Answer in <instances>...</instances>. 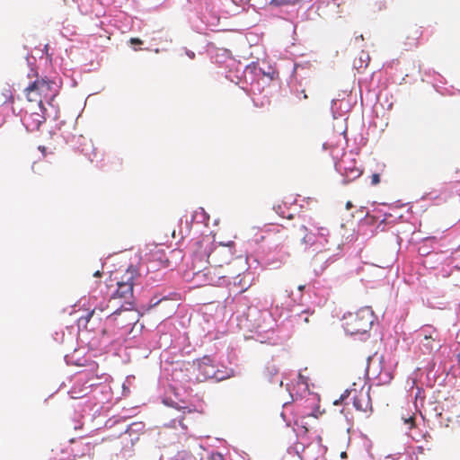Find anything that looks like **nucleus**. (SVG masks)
Wrapping results in <instances>:
<instances>
[{
	"label": "nucleus",
	"mask_w": 460,
	"mask_h": 460,
	"mask_svg": "<svg viewBox=\"0 0 460 460\" xmlns=\"http://www.w3.org/2000/svg\"><path fill=\"white\" fill-rule=\"evenodd\" d=\"M241 320V323L254 335L250 336L261 343H265L273 339L275 333L272 326L271 315L268 312H261L256 306H250Z\"/></svg>",
	"instance_id": "nucleus-1"
},
{
	"label": "nucleus",
	"mask_w": 460,
	"mask_h": 460,
	"mask_svg": "<svg viewBox=\"0 0 460 460\" xmlns=\"http://www.w3.org/2000/svg\"><path fill=\"white\" fill-rule=\"evenodd\" d=\"M343 318L345 332L350 336L360 334L363 336L361 340H367L369 337V331L376 320L374 312L369 306L362 307L355 314L349 313Z\"/></svg>",
	"instance_id": "nucleus-2"
},
{
	"label": "nucleus",
	"mask_w": 460,
	"mask_h": 460,
	"mask_svg": "<svg viewBox=\"0 0 460 460\" xmlns=\"http://www.w3.org/2000/svg\"><path fill=\"white\" fill-rule=\"evenodd\" d=\"M128 420L127 418L113 417L106 421L105 427L108 429H116L111 436L122 438L127 441L126 446L130 444L133 447L139 440L140 436L145 433L146 424L142 421L128 423Z\"/></svg>",
	"instance_id": "nucleus-3"
},
{
	"label": "nucleus",
	"mask_w": 460,
	"mask_h": 460,
	"mask_svg": "<svg viewBox=\"0 0 460 460\" xmlns=\"http://www.w3.org/2000/svg\"><path fill=\"white\" fill-rule=\"evenodd\" d=\"M193 371H197L195 376L196 382H204L208 379H215L216 381H222L230 377L234 374L233 369H219L212 364V359L208 356H205L193 361L191 366Z\"/></svg>",
	"instance_id": "nucleus-4"
},
{
	"label": "nucleus",
	"mask_w": 460,
	"mask_h": 460,
	"mask_svg": "<svg viewBox=\"0 0 460 460\" xmlns=\"http://www.w3.org/2000/svg\"><path fill=\"white\" fill-rule=\"evenodd\" d=\"M142 274V266L139 268L134 264H130L126 273L123 275L121 281L118 282V288L112 297H120L124 299L125 304L132 305L134 286L136 283L134 280L140 277Z\"/></svg>",
	"instance_id": "nucleus-5"
},
{
	"label": "nucleus",
	"mask_w": 460,
	"mask_h": 460,
	"mask_svg": "<svg viewBox=\"0 0 460 460\" xmlns=\"http://www.w3.org/2000/svg\"><path fill=\"white\" fill-rule=\"evenodd\" d=\"M58 87L59 85L57 82L42 78L41 80H35L31 83L26 91L29 93L38 92L40 94L43 93L48 104L53 106V102L58 93Z\"/></svg>",
	"instance_id": "nucleus-6"
},
{
	"label": "nucleus",
	"mask_w": 460,
	"mask_h": 460,
	"mask_svg": "<svg viewBox=\"0 0 460 460\" xmlns=\"http://www.w3.org/2000/svg\"><path fill=\"white\" fill-rule=\"evenodd\" d=\"M338 254H328L327 250H319L312 260V265L315 276H321L324 270L336 260Z\"/></svg>",
	"instance_id": "nucleus-7"
},
{
	"label": "nucleus",
	"mask_w": 460,
	"mask_h": 460,
	"mask_svg": "<svg viewBox=\"0 0 460 460\" xmlns=\"http://www.w3.org/2000/svg\"><path fill=\"white\" fill-rule=\"evenodd\" d=\"M219 22V17L216 14L202 13L198 20L192 22V28L199 33H205V31H215Z\"/></svg>",
	"instance_id": "nucleus-8"
},
{
	"label": "nucleus",
	"mask_w": 460,
	"mask_h": 460,
	"mask_svg": "<svg viewBox=\"0 0 460 460\" xmlns=\"http://www.w3.org/2000/svg\"><path fill=\"white\" fill-rule=\"evenodd\" d=\"M434 334H437V332L431 325L422 327L417 333L418 338L420 339V343L429 352L433 350L432 342L436 340Z\"/></svg>",
	"instance_id": "nucleus-9"
},
{
	"label": "nucleus",
	"mask_w": 460,
	"mask_h": 460,
	"mask_svg": "<svg viewBox=\"0 0 460 460\" xmlns=\"http://www.w3.org/2000/svg\"><path fill=\"white\" fill-rule=\"evenodd\" d=\"M302 243H304L306 247H315L314 251H319L322 250L324 243L321 240H318L315 234L313 233H307L305 234V236L302 238Z\"/></svg>",
	"instance_id": "nucleus-10"
},
{
	"label": "nucleus",
	"mask_w": 460,
	"mask_h": 460,
	"mask_svg": "<svg viewBox=\"0 0 460 460\" xmlns=\"http://www.w3.org/2000/svg\"><path fill=\"white\" fill-rule=\"evenodd\" d=\"M192 456L185 451H178L174 456L162 455L160 460H191Z\"/></svg>",
	"instance_id": "nucleus-11"
},
{
	"label": "nucleus",
	"mask_w": 460,
	"mask_h": 460,
	"mask_svg": "<svg viewBox=\"0 0 460 460\" xmlns=\"http://www.w3.org/2000/svg\"><path fill=\"white\" fill-rule=\"evenodd\" d=\"M361 174H362V171L358 167L349 169V171L346 172V173H344L342 175L343 176L342 182L348 183L349 181H352L356 180L357 178H358Z\"/></svg>",
	"instance_id": "nucleus-12"
},
{
	"label": "nucleus",
	"mask_w": 460,
	"mask_h": 460,
	"mask_svg": "<svg viewBox=\"0 0 460 460\" xmlns=\"http://www.w3.org/2000/svg\"><path fill=\"white\" fill-rule=\"evenodd\" d=\"M166 300H168V296H166V295L163 296L162 297L154 296L153 297L150 298L148 304L142 305V309L145 311H149L150 309L157 306L159 304H161Z\"/></svg>",
	"instance_id": "nucleus-13"
},
{
	"label": "nucleus",
	"mask_w": 460,
	"mask_h": 460,
	"mask_svg": "<svg viewBox=\"0 0 460 460\" xmlns=\"http://www.w3.org/2000/svg\"><path fill=\"white\" fill-rule=\"evenodd\" d=\"M191 220L196 221L197 223L208 224L209 220V215L204 210L203 208H199L194 212Z\"/></svg>",
	"instance_id": "nucleus-14"
},
{
	"label": "nucleus",
	"mask_w": 460,
	"mask_h": 460,
	"mask_svg": "<svg viewBox=\"0 0 460 460\" xmlns=\"http://www.w3.org/2000/svg\"><path fill=\"white\" fill-rule=\"evenodd\" d=\"M356 168L355 160H352L347 164L345 160H341V162L335 163V170L340 172L341 175L346 173L349 169Z\"/></svg>",
	"instance_id": "nucleus-15"
},
{
	"label": "nucleus",
	"mask_w": 460,
	"mask_h": 460,
	"mask_svg": "<svg viewBox=\"0 0 460 460\" xmlns=\"http://www.w3.org/2000/svg\"><path fill=\"white\" fill-rule=\"evenodd\" d=\"M369 60H370V57H369L368 53L362 51L359 56L358 60L354 61V66L356 68H361L363 66L367 67Z\"/></svg>",
	"instance_id": "nucleus-16"
},
{
	"label": "nucleus",
	"mask_w": 460,
	"mask_h": 460,
	"mask_svg": "<svg viewBox=\"0 0 460 460\" xmlns=\"http://www.w3.org/2000/svg\"><path fill=\"white\" fill-rule=\"evenodd\" d=\"M432 74L435 75V78H434L435 83L433 84V87L436 89L437 92L440 93L438 84H447V81L443 75L437 73L436 71L433 70Z\"/></svg>",
	"instance_id": "nucleus-17"
},
{
	"label": "nucleus",
	"mask_w": 460,
	"mask_h": 460,
	"mask_svg": "<svg viewBox=\"0 0 460 460\" xmlns=\"http://www.w3.org/2000/svg\"><path fill=\"white\" fill-rule=\"evenodd\" d=\"M25 60H26L27 66L31 69V72H34L36 58L34 56L31 55L29 52H27V54L25 56Z\"/></svg>",
	"instance_id": "nucleus-18"
},
{
	"label": "nucleus",
	"mask_w": 460,
	"mask_h": 460,
	"mask_svg": "<svg viewBox=\"0 0 460 460\" xmlns=\"http://www.w3.org/2000/svg\"><path fill=\"white\" fill-rule=\"evenodd\" d=\"M298 0H271L270 4L275 6H283V5H289L294 4Z\"/></svg>",
	"instance_id": "nucleus-19"
},
{
	"label": "nucleus",
	"mask_w": 460,
	"mask_h": 460,
	"mask_svg": "<svg viewBox=\"0 0 460 460\" xmlns=\"http://www.w3.org/2000/svg\"><path fill=\"white\" fill-rule=\"evenodd\" d=\"M248 72H251V73H254V74H261L262 73L263 75H268L271 80L273 79V76L270 74V73H264L261 68H258L256 67L255 66H253V68L250 67V66H247L246 67V70H245V73H248Z\"/></svg>",
	"instance_id": "nucleus-20"
},
{
	"label": "nucleus",
	"mask_w": 460,
	"mask_h": 460,
	"mask_svg": "<svg viewBox=\"0 0 460 460\" xmlns=\"http://www.w3.org/2000/svg\"><path fill=\"white\" fill-rule=\"evenodd\" d=\"M390 217H392L391 214H385V217L382 220H380V222H379V224L377 226V228H380L381 231H384L385 230V226L391 222L389 220Z\"/></svg>",
	"instance_id": "nucleus-21"
},
{
	"label": "nucleus",
	"mask_w": 460,
	"mask_h": 460,
	"mask_svg": "<svg viewBox=\"0 0 460 460\" xmlns=\"http://www.w3.org/2000/svg\"><path fill=\"white\" fill-rule=\"evenodd\" d=\"M329 234V231L327 228H324V227H321L318 229V233H317V238L318 240L320 239H323V241L325 243H327V240L325 239V236H327Z\"/></svg>",
	"instance_id": "nucleus-22"
},
{
	"label": "nucleus",
	"mask_w": 460,
	"mask_h": 460,
	"mask_svg": "<svg viewBox=\"0 0 460 460\" xmlns=\"http://www.w3.org/2000/svg\"><path fill=\"white\" fill-rule=\"evenodd\" d=\"M349 394H350V391H349V390H346V391H345V392L341 395V397H340L338 400H336V401L334 402V404H335V405L341 404V403H342V402H344V401L349 397Z\"/></svg>",
	"instance_id": "nucleus-23"
},
{
	"label": "nucleus",
	"mask_w": 460,
	"mask_h": 460,
	"mask_svg": "<svg viewBox=\"0 0 460 460\" xmlns=\"http://www.w3.org/2000/svg\"><path fill=\"white\" fill-rule=\"evenodd\" d=\"M94 311L89 312L85 316H83L79 319V324H82L83 322L86 324L90 319L93 316Z\"/></svg>",
	"instance_id": "nucleus-24"
},
{
	"label": "nucleus",
	"mask_w": 460,
	"mask_h": 460,
	"mask_svg": "<svg viewBox=\"0 0 460 460\" xmlns=\"http://www.w3.org/2000/svg\"><path fill=\"white\" fill-rule=\"evenodd\" d=\"M353 405L354 407L358 410V411H365L363 409V406H362V403H361V401L360 399L357 398V397H354L353 398Z\"/></svg>",
	"instance_id": "nucleus-25"
},
{
	"label": "nucleus",
	"mask_w": 460,
	"mask_h": 460,
	"mask_svg": "<svg viewBox=\"0 0 460 460\" xmlns=\"http://www.w3.org/2000/svg\"><path fill=\"white\" fill-rule=\"evenodd\" d=\"M3 95L6 98V100H9L12 102L13 101V97L10 88H4L3 90Z\"/></svg>",
	"instance_id": "nucleus-26"
},
{
	"label": "nucleus",
	"mask_w": 460,
	"mask_h": 460,
	"mask_svg": "<svg viewBox=\"0 0 460 460\" xmlns=\"http://www.w3.org/2000/svg\"><path fill=\"white\" fill-rule=\"evenodd\" d=\"M339 101L338 100H332V106H331V110H332V115H333V118L336 119L337 118V115H336V109H337V104H338Z\"/></svg>",
	"instance_id": "nucleus-27"
},
{
	"label": "nucleus",
	"mask_w": 460,
	"mask_h": 460,
	"mask_svg": "<svg viewBox=\"0 0 460 460\" xmlns=\"http://www.w3.org/2000/svg\"><path fill=\"white\" fill-rule=\"evenodd\" d=\"M181 50L184 51L185 55L189 58H190V59H194L195 58L196 55H195V53L192 50H190L187 48H182Z\"/></svg>",
	"instance_id": "nucleus-28"
},
{
	"label": "nucleus",
	"mask_w": 460,
	"mask_h": 460,
	"mask_svg": "<svg viewBox=\"0 0 460 460\" xmlns=\"http://www.w3.org/2000/svg\"><path fill=\"white\" fill-rule=\"evenodd\" d=\"M380 182V175L378 173H373L371 176V184L376 185Z\"/></svg>",
	"instance_id": "nucleus-29"
},
{
	"label": "nucleus",
	"mask_w": 460,
	"mask_h": 460,
	"mask_svg": "<svg viewBox=\"0 0 460 460\" xmlns=\"http://www.w3.org/2000/svg\"><path fill=\"white\" fill-rule=\"evenodd\" d=\"M273 209L276 211L277 214L279 216L284 217V210L282 205H277L273 207Z\"/></svg>",
	"instance_id": "nucleus-30"
},
{
	"label": "nucleus",
	"mask_w": 460,
	"mask_h": 460,
	"mask_svg": "<svg viewBox=\"0 0 460 460\" xmlns=\"http://www.w3.org/2000/svg\"><path fill=\"white\" fill-rule=\"evenodd\" d=\"M211 460H225L221 453H216L211 456Z\"/></svg>",
	"instance_id": "nucleus-31"
},
{
	"label": "nucleus",
	"mask_w": 460,
	"mask_h": 460,
	"mask_svg": "<svg viewBox=\"0 0 460 460\" xmlns=\"http://www.w3.org/2000/svg\"><path fill=\"white\" fill-rule=\"evenodd\" d=\"M130 41L132 44H142V40L138 38H132Z\"/></svg>",
	"instance_id": "nucleus-32"
},
{
	"label": "nucleus",
	"mask_w": 460,
	"mask_h": 460,
	"mask_svg": "<svg viewBox=\"0 0 460 460\" xmlns=\"http://www.w3.org/2000/svg\"><path fill=\"white\" fill-rule=\"evenodd\" d=\"M223 53H222V57L223 58H229L230 55H231V52L230 50L228 49H222Z\"/></svg>",
	"instance_id": "nucleus-33"
},
{
	"label": "nucleus",
	"mask_w": 460,
	"mask_h": 460,
	"mask_svg": "<svg viewBox=\"0 0 460 460\" xmlns=\"http://www.w3.org/2000/svg\"><path fill=\"white\" fill-rule=\"evenodd\" d=\"M102 271L100 270H96L94 273H93V277L95 278H100L102 276Z\"/></svg>",
	"instance_id": "nucleus-34"
},
{
	"label": "nucleus",
	"mask_w": 460,
	"mask_h": 460,
	"mask_svg": "<svg viewBox=\"0 0 460 460\" xmlns=\"http://www.w3.org/2000/svg\"><path fill=\"white\" fill-rule=\"evenodd\" d=\"M352 207H353V204L351 203V201H348L346 203V208L347 209H350Z\"/></svg>",
	"instance_id": "nucleus-35"
},
{
	"label": "nucleus",
	"mask_w": 460,
	"mask_h": 460,
	"mask_svg": "<svg viewBox=\"0 0 460 460\" xmlns=\"http://www.w3.org/2000/svg\"><path fill=\"white\" fill-rule=\"evenodd\" d=\"M39 149L41 151L42 154H44L46 152V147L43 146H40Z\"/></svg>",
	"instance_id": "nucleus-36"
},
{
	"label": "nucleus",
	"mask_w": 460,
	"mask_h": 460,
	"mask_svg": "<svg viewBox=\"0 0 460 460\" xmlns=\"http://www.w3.org/2000/svg\"><path fill=\"white\" fill-rule=\"evenodd\" d=\"M404 422H405L406 424H411V418L405 419Z\"/></svg>",
	"instance_id": "nucleus-37"
},
{
	"label": "nucleus",
	"mask_w": 460,
	"mask_h": 460,
	"mask_svg": "<svg viewBox=\"0 0 460 460\" xmlns=\"http://www.w3.org/2000/svg\"><path fill=\"white\" fill-rule=\"evenodd\" d=\"M40 107L42 111H46V109L44 108V106L42 104V101L40 102Z\"/></svg>",
	"instance_id": "nucleus-38"
},
{
	"label": "nucleus",
	"mask_w": 460,
	"mask_h": 460,
	"mask_svg": "<svg viewBox=\"0 0 460 460\" xmlns=\"http://www.w3.org/2000/svg\"><path fill=\"white\" fill-rule=\"evenodd\" d=\"M119 314V310L114 311L110 316H113Z\"/></svg>",
	"instance_id": "nucleus-39"
},
{
	"label": "nucleus",
	"mask_w": 460,
	"mask_h": 460,
	"mask_svg": "<svg viewBox=\"0 0 460 460\" xmlns=\"http://www.w3.org/2000/svg\"><path fill=\"white\" fill-rule=\"evenodd\" d=\"M269 381H270V383H275V380H274V378H273V376H270V377L269 378Z\"/></svg>",
	"instance_id": "nucleus-40"
},
{
	"label": "nucleus",
	"mask_w": 460,
	"mask_h": 460,
	"mask_svg": "<svg viewBox=\"0 0 460 460\" xmlns=\"http://www.w3.org/2000/svg\"><path fill=\"white\" fill-rule=\"evenodd\" d=\"M303 321H304L305 323H309V318H308V316H305V317L303 319Z\"/></svg>",
	"instance_id": "nucleus-41"
},
{
	"label": "nucleus",
	"mask_w": 460,
	"mask_h": 460,
	"mask_svg": "<svg viewBox=\"0 0 460 460\" xmlns=\"http://www.w3.org/2000/svg\"><path fill=\"white\" fill-rule=\"evenodd\" d=\"M281 418L286 421V415L284 412H281Z\"/></svg>",
	"instance_id": "nucleus-42"
},
{
	"label": "nucleus",
	"mask_w": 460,
	"mask_h": 460,
	"mask_svg": "<svg viewBox=\"0 0 460 460\" xmlns=\"http://www.w3.org/2000/svg\"><path fill=\"white\" fill-rule=\"evenodd\" d=\"M301 230H303V231H306V230H307V228H306L305 226H301Z\"/></svg>",
	"instance_id": "nucleus-43"
},
{
	"label": "nucleus",
	"mask_w": 460,
	"mask_h": 460,
	"mask_svg": "<svg viewBox=\"0 0 460 460\" xmlns=\"http://www.w3.org/2000/svg\"><path fill=\"white\" fill-rule=\"evenodd\" d=\"M283 385V382L282 380H279V386H282Z\"/></svg>",
	"instance_id": "nucleus-44"
},
{
	"label": "nucleus",
	"mask_w": 460,
	"mask_h": 460,
	"mask_svg": "<svg viewBox=\"0 0 460 460\" xmlns=\"http://www.w3.org/2000/svg\"><path fill=\"white\" fill-rule=\"evenodd\" d=\"M40 123H41V121H40V122L37 124V128H39V127H40Z\"/></svg>",
	"instance_id": "nucleus-45"
},
{
	"label": "nucleus",
	"mask_w": 460,
	"mask_h": 460,
	"mask_svg": "<svg viewBox=\"0 0 460 460\" xmlns=\"http://www.w3.org/2000/svg\"><path fill=\"white\" fill-rule=\"evenodd\" d=\"M106 332H107L106 330H102L103 334H106Z\"/></svg>",
	"instance_id": "nucleus-46"
},
{
	"label": "nucleus",
	"mask_w": 460,
	"mask_h": 460,
	"mask_svg": "<svg viewBox=\"0 0 460 460\" xmlns=\"http://www.w3.org/2000/svg\"><path fill=\"white\" fill-rule=\"evenodd\" d=\"M459 361H460V353H459Z\"/></svg>",
	"instance_id": "nucleus-47"
}]
</instances>
